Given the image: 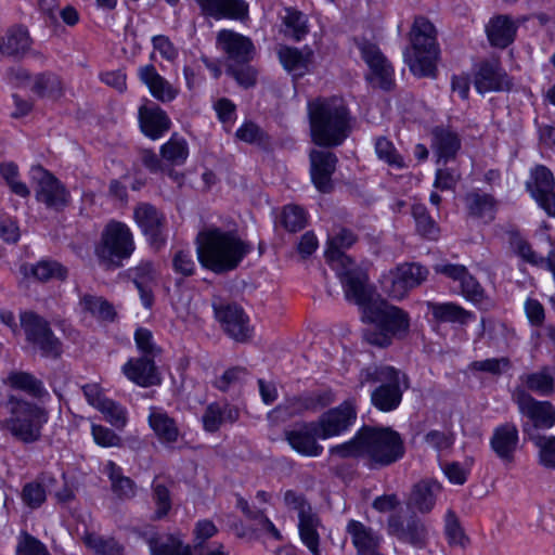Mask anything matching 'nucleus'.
Segmentation results:
<instances>
[{"label":"nucleus","mask_w":555,"mask_h":555,"mask_svg":"<svg viewBox=\"0 0 555 555\" xmlns=\"http://www.w3.org/2000/svg\"><path fill=\"white\" fill-rule=\"evenodd\" d=\"M312 142L322 147L341 145L352 130L350 111L340 98H318L308 103Z\"/></svg>","instance_id":"1"},{"label":"nucleus","mask_w":555,"mask_h":555,"mask_svg":"<svg viewBox=\"0 0 555 555\" xmlns=\"http://www.w3.org/2000/svg\"><path fill=\"white\" fill-rule=\"evenodd\" d=\"M196 241L198 261L216 274L236 269L251 250V245L236 233L219 228L199 232Z\"/></svg>","instance_id":"2"},{"label":"nucleus","mask_w":555,"mask_h":555,"mask_svg":"<svg viewBox=\"0 0 555 555\" xmlns=\"http://www.w3.org/2000/svg\"><path fill=\"white\" fill-rule=\"evenodd\" d=\"M363 319L374 324L364 330V340L379 348L388 347L393 337L405 336L410 327L408 312L379 298L366 308Z\"/></svg>","instance_id":"3"},{"label":"nucleus","mask_w":555,"mask_h":555,"mask_svg":"<svg viewBox=\"0 0 555 555\" xmlns=\"http://www.w3.org/2000/svg\"><path fill=\"white\" fill-rule=\"evenodd\" d=\"M410 42L411 47L403 53L410 70L418 77L435 76L440 50L434 24L424 16H416L410 31Z\"/></svg>","instance_id":"4"},{"label":"nucleus","mask_w":555,"mask_h":555,"mask_svg":"<svg viewBox=\"0 0 555 555\" xmlns=\"http://www.w3.org/2000/svg\"><path fill=\"white\" fill-rule=\"evenodd\" d=\"M364 459L367 467L379 469L400 461L405 454L401 435L390 427L362 426Z\"/></svg>","instance_id":"5"},{"label":"nucleus","mask_w":555,"mask_h":555,"mask_svg":"<svg viewBox=\"0 0 555 555\" xmlns=\"http://www.w3.org/2000/svg\"><path fill=\"white\" fill-rule=\"evenodd\" d=\"M134 249L135 244L129 227L119 221H111L103 229L94 254L105 270H115L122 267L124 260L129 259Z\"/></svg>","instance_id":"6"},{"label":"nucleus","mask_w":555,"mask_h":555,"mask_svg":"<svg viewBox=\"0 0 555 555\" xmlns=\"http://www.w3.org/2000/svg\"><path fill=\"white\" fill-rule=\"evenodd\" d=\"M375 383L379 385L371 393L372 404L382 412L396 410L402 400L400 372L388 365H371L361 370L359 374L360 387Z\"/></svg>","instance_id":"7"},{"label":"nucleus","mask_w":555,"mask_h":555,"mask_svg":"<svg viewBox=\"0 0 555 555\" xmlns=\"http://www.w3.org/2000/svg\"><path fill=\"white\" fill-rule=\"evenodd\" d=\"M13 416L0 422L2 429L24 443H33L40 438L42 424L47 421L43 410L36 404L10 398Z\"/></svg>","instance_id":"8"},{"label":"nucleus","mask_w":555,"mask_h":555,"mask_svg":"<svg viewBox=\"0 0 555 555\" xmlns=\"http://www.w3.org/2000/svg\"><path fill=\"white\" fill-rule=\"evenodd\" d=\"M20 319L26 341L34 350L39 351L43 358L54 360L62 356L63 344L43 317L33 311H25L21 313Z\"/></svg>","instance_id":"9"},{"label":"nucleus","mask_w":555,"mask_h":555,"mask_svg":"<svg viewBox=\"0 0 555 555\" xmlns=\"http://www.w3.org/2000/svg\"><path fill=\"white\" fill-rule=\"evenodd\" d=\"M332 268L340 280L346 299L358 305L364 313L366 308L377 300L374 287L369 282L367 272L354 261L348 264H334Z\"/></svg>","instance_id":"10"},{"label":"nucleus","mask_w":555,"mask_h":555,"mask_svg":"<svg viewBox=\"0 0 555 555\" xmlns=\"http://www.w3.org/2000/svg\"><path fill=\"white\" fill-rule=\"evenodd\" d=\"M29 175L38 203L54 211H63L69 205V191L53 173L36 165L30 168Z\"/></svg>","instance_id":"11"},{"label":"nucleus","mask_w":555,"mask_h":555,"mask_svg":"<svg viewBox=\"0 0 555 555\" xmlns=\"http://www.w3.org/2000/svg\"><path fill=\"white\" fill-rule=\"evenodd\" d=\"M212 309L215 318L229 337L237 343H246L251 338L253 327L242 307L236 304L215 300Z\"/></svg>","instance_id":"12"},{"label":"nucleus","mask_w":555,"mask_h":555,"mask_svg":"<svg viewBox=\"0 0 555 555\" xmlns=\"http://www.w3.org/2000/svg\"><path fill=\"white\" fill-rule=\"evenodd\" d=\"M427 275L428 270L420 263H402L384 279L383 288L390 297L401 299L420 286Z\"/></svg>","instance_id":"13"},{"label":"nucleus","mask_w":555,"mask_h":555,"mask_svg":"<svg viewBox=\"0 0 555 555\" xmlns=\"http://www.w3.org/2000/svg\"><path fill=\"white\" fill-rule=\"evenodd\" d=\"M133 217L150 246L156 250L160 249L167 241L165 215L155 206L141 203L134 208Z\"/></svg>","instance_id":"14"},{"label":"nucleus","mask_w":555,"mask_h":555,"mask_svg":"<svg viewBox=\"0 0 555 555\" xmlns=\"http://www.w3.org/2000/svg\"><path fill=\"white\" fill-rule=\"evenodd\" d=\"M516 403L522 415L528 417L531 425H524V431L529 436L530 429H548L555 424V408L547 401H538L525 390H518L515 395Z\"/></svg>","instance_id":"15"},{"label":"nucleus","mask_w":555,"mask_h":555,"mask_svg":"<svg viewBox=\"0 0 555 555\" xmlns=\"http://www.w3.org/2000/svg\"><path fill=\"white\" fill-rule=\"evenodd\" d=\"M388 533L398 541L415 548H424L428 541V528L415 514L408 518L391 514L388 518Z\"/></svg>","instance_id":"16"},{"label":"nucleus","mask_w":555,"mask_h":555,"mask_svg":"<svg viewBox=\"0 0 555 555\" xmlns=\"http://www.w3.org/2000/svg\"><path fill=\"white\" fill-rule=\"evenodd\" d=\"M315 422H300L284 431L289 447L302 456L317 457L322 454L323 447L318 442L321 431Z\"/></svg>","instance_id":"17"},{"label":"nucleus","mask_w":555,"mask_h":555,"mask_svg":"<svg viewBox=\"0 0 555 555\" xmlns=\"http://www.w3.org/2000/svg\"><path fill=\"white\" fill-rule=\"evenodd\" d=\"M357 418L354 400H345L324 413L315 424L320 426V438L327 439L346 431Z\"/></svg>","instance_id":"18"},{"label":"nucleus","mask_w":555,"mask_h":555,"mask_svg":"<svg viewBox=\"0 0 555 555\" xmlns=\"http://www.w3.org/2000/svg\"><path fill=\"white\" fill-rule=\"evenodd\" d=\"M554 185V177L548 168L540 165L531 170V180L527 182V190L550 217H555Z\"/></svg>","instance_id":"19"},{"label":"nucleus","mask_w":555,"mask_h":555,"mask_svg":"<svg viewBox=\"0 0 555 555\" xmlns=\"http://www.w3.org/2000/svg\"><path fill=\"white\" fill-rule=\"evenodd\" d=\"M124 275L130 280L139 292L142 305L151 309L154 305V287L157 284L158 272L153 261L141 260L137 266L125 271Z\"/></svg>","instance_id":"20"},{"label":"nucleus","mask_w":555,"mask_h":555,"mask_svg":"<svg viewBox=\"0 0 555 555\" xmlns=\"http://www.w3.org/2000/svg\"><path fill=\"white\" fill-rule=\"evenodd\" d=\"M309 159L311 180L317 190L322 193L332 192V176L336 170L337 156L327 150H312Z\"/></svg>","instance_id":"21"},{"label":"nucleus","mask_w":555,"mask_h":555,"mask_svg":"<svg viewBox=\"0 0 555 555\" xmlns=\"http://www.w3.org/2000/svg\"><path fill=\"white\" fill-rule=\"evenodd\" d=\"M217 43L227 54L228 64L249 63L255 52V47L248 37L230 29L218 33Z\"/></svg>","instance_id":"22"},{"label":"nucleus","mask_w":555,"mask_h":555,"mask_svg":"<svg viewBox=\"0 0 555 555\" xmlns=\"http://www.w3.org/2000/svg\"><path fill=\"white\" fill-rule=\"evenodd\" d=\"M122 373L129 380L141 387L157 386L162 383V376L154 358L129 359L122 366Z\"/></svg>","instance_id":"23"},{"label":"nucleus","mask_w":555,"mask_h":555,"mask_svg":"<svg viewBox=\"0 0 555 555\" xmlns=\"http://www.w3.org/2000/svg\"><path fill=\"white\" fill-rule=\"evenodd\" d=\"M33 39L26 26L15 24L10 26L0 37V54L14 59H23L30 50Z\"/></svg>","instance_id":"24"},{"label":"nucleus","mask_w":555,"mask_h":555,"mask_svg":"<svg viewBox=\"0 0 555 555\" xmlns=\"http://www.w3.org/2000/svg\"><path fill=\"white\" fill-rule=\"evenodd\" d=\"M518 442V429L513 423L498 426L490 438L492 451L505 464L514 462Z\"/></svg>","instance_id":"25"},{"label":"nucleus","mask_w":555,"mask_h":555,"mask_svg":"<svg viewBox=\"0 0 555 555\" xmlns=\"http://www.w3.org/2000/svg\"><path fill=\"white\" fill-rule=\"evenodd\" d=\"M133 533L149 545L151 555H193L190 545H183L172 537L160 540L151 526L134 528Z\"/></svg>","instance_id":"26"},{"label":"nucleus","mask_w":555,"mask_h":555,"mask_svg":"<svg viewBox=\"0 0 555 555\" xmlns=\"http://www.w3.org/2000/svg\"><path fill=\"white\" fill-rule=\"evenodd\" d=\"M362 59L371 68L374 76L378 79L379 86L384 90H389L392 86V67L388 64L377 46L363 40L358 43Z\"/></svg>","instance_id":"27"},{"label":"nucleus","mask_w":555,"mask_h":555,"mask_svg":"<svg viewBox=\"0 0 555 555\" xmlns=\"http://www.w3.org/2000/svg\"><path fill=\"white\" fill-rule=\"evenodd\" d=\"M362 59L371 68L374 76L378 79L379 86L384 90H389L392 86V67L388 64L377 46L363 40L358 43Z\"/></svg>","instance_id":"28"},{"label":"nucleus","mask_w":555,"mask_h":555,"mask_svg":"<svg viewBox=\"0 0 555 555\" xmlns=\"http://www.w3.org/2000/svg\"><path fill=\"white\" fill-rule=\"evenodd\" d=\"M475 88L479 93L509 89L511 82L498 61L482 62L475 75Z\"/></svg>","instance_id":"29"},{"label":"nucleus","mask_w":555,"mask_h":555,"mask_svg":"<svg viewBox=\"0 0 555 555\" xmlns=\"http://www.w3.org/2000/svg\"><path fill=\"white\" fill-rule=\"evenodd\" d=\"M519 24L509 15L500 14L490 18L486 25V34L490 44L505 49L515 41Z\"/></svg>","instance_id":"30"},{"label":"nucleus","mask_w":555,"mask_h":555,"mask_svg":"<svg viewBox=\"0 0 555 555\" xmlns=\"http://www.w3.org/2000/svg\"><path fill=\"white\" fill-rule=\"evenodd\" d=\"M204 14L216 20H244L248 15V4L244 0H197Z\"/></svg>","instance_id":"31"},{"label":"nucleus","mask_w":555,"mask_h":555,"mask_svg":"<svg viewBox=\"0 0 555 555\" xmlns=\"http://www.w3.org/2000/svg\"><path fill=\"white\" fill-rule=\"evenodd\" d=\"M138 76L147 86L151 94L160 102H170L178 95V90L160 76L152 64L141 66Z\"/></svg>","instance_id":"32"},{"label":"nucleus","mask_w":555,"mask_h":555,"mask_svg":"<svg viewBox=\"0 0 555 555\" xmlns=\"http://www.w3.org/2000/svg\"><path fill=\"white\" fill-rule=\"evenodd\" d=\"M278 56L285 70L294 77H302L309 72L313 51L308 47L299 50L283 46L279 49Z\"/></svg>","instance_id":"33"},{"label":"nucleus","mask_w":555,"mask_h":555,"mask_svg":"<svg viewBox=\"0 0 555 555\" xmlns=\"http://www.w3.org/2000/svg\"><path fill=\"white\" fill-rule=\"evenodd\" d=\"M347 532L359 555H383L379 552L380 537L372 528L352 519L347 525Z\"/></svg>","instance_id":"34"},{"label":"nucleus","mask_w":555,"mask_h":555,"mask_svg":"<svg viewBox=\"0 0 555 555\" xmlns=\"http://www.w3.org/2000/svg\"><path fill=\"white\" fill-rule=\"evenodd\" d=\"M333 400L334 396L328 390L307 392L288 398L284 403V409L289 415L302 414L307 411L315 412L331 404Z\"/></svg>","instance_id":"35"},{"label":"nucleus","mask_w":555,"mask_h":555,"mask_svg":"<svg viewBox=\"0 0 555 555\" xmlns=\"http://www.w3.org/2000/svg\"><path fill=\"white\" fill-rule=\"evenodd\" d=\"M147 421L159 441L163 443L178 441L180 430L177 422L163 408L151 406Z\"/></svg>","instance_id":"36"},{"label":"nucleus","mask_w":555,"mask_h":555,"mask_svg":"<svg viewBox=\"0 0 555 555\" xmlns=\"http://www.w3.org/2000/svg\"><path fill=\"white\" fill-rule=\"evenodd\" d=\"M139 121L143 133L153 140L160 138L171 125L168 115L159 106L140 107Z\"/></svg>","instance_id":"37"},{"label":"nucleus","mask_w":555,"mask_h":555,"mask_svg":"<svg viewBox=\"0 0 555 555\" xmlns=\"http://www.w3.org/2000/svg\"><path fill=\"white\" fill-rule=\"evenodd\" d=\"M464 203L469 217L485 222L494 220L498 202L491 194L473 191L465 195Z\"/></svg>","instance_id":"38"},{"label":"nucleus","mask_w":555,"mask_h":555,"mask_svg":"<svg viewBox=\"0 0 555 555\" xmlns=\"http://www.w3.org/2000/svg\"><path fill=\"white\" fill-rule=\"evenodd\" d=\"M240 412L238 409L229 403H219L215 402L209 404L203 416V426L206 431L215 433L217 431L223 424L230 423L233 424L238 420Z\"/></svg>","instance_id":"39"},{"label":"nucleus","mask_w":555,"mask_h":555,"mask_svg":"<svg viewBox=\"0 0 555 555\" xmlns=\"http://www.w3.org/2000/svg\"><path fill=\"white\" fill-rule=\"evenodd\" d=\"M442 486L435 479H424L417 482L411 492L410 504L423 514L429 513L435 504Z\"/></svg>","instance_id":"40"},{"label":"nucleus","mask_w":555,"mask_h":555,"mask_svg":"<svg viewBox=\"0 0 555 555\" xmlns=\"http://www.w3.org/2000/svg\"><path fill=\"white\" fill-rule=\"evenodd\" d=\"M320 529H323V525L320 516L315 512L298 519L300 541L312 555H322L320 550Z\"/></svg>","instance_id":"41"},{"label":"nucleus","mask_w":555,"mask_h":555,"mask_svg":"<svg viewBox=\"0 0 555 555\" xmlns=\"http://www.w3.org/2000/svg\"><path fill=\"white\" fill-rule=\"evenodd\" d=\"M21 272L25 276H34L40 282H48L50 280L64 281L67 278L68 270L62 263L55 260H40L36 264H23Z\"/></svg>","instance_id":"42"},{"label":"nucleus","mask_w":555,"mask_h":555,"mask_svg":"<svg viewBox=\"0 0 555 555\" xmlns=\"http://www.w3.org/2000/svg\"><path fill=\"white\" fill-rule=\"evenodd\" d=\"M461 141L452 130L443 127H436L433 130V149L438 155V163L454 158L460 150Z\"/></svg>","instance_id":"43"},{"label":"nucleus","mask_w":555,"mask_h":555,"mask_svg":"<svg viewBox=\"0 0 555 555\" xmlns=\"http://www.w3.org/2000/svg\"><path fill=\"white\" fill-rule=\"evenodd\" d=\"M356 242V235L347 229H341L337 234L328 241V247L325 251L326 261L330 266L341 264V263H350L353 261L349 256H347L341 248H348Z\"/></svg>","instance_id":"44"},{"label":"nucleus","mask_w":555,"mask_h":555,"mask_svg":"<svg viewBox=\"0 0 555 555\" xmlns=\"http://www.w3.org/2000/svg\"><path fill=\"white\" fill-rule=\"evenodd\" d=\"M107 475L112 491L121 500H129L135 495V482L122 474V469L113 461H108L104 467Z\"/></svg>","instance_id":"45"},{"label":"nucleus","mask_w":555,"mask_h":555,"mask_svg":"<svg viewBox=\"0 0 555 555\" xmlns=\"http://www.w3.org/2000/svg\"><path fill=\"white\" fill-rule=\"evenodd\" d=\"M31 91L40 98L59 99L64 93L63 82L57 75L51 72L37 74L34 77Z\"/></svg>","instance_id":"46"},{"label":"nucleus","mask_w":555,"mask_h":555,"mask_svg":"<svg viewBox=\"0 0 555 555\" xmlns=\"http://www.w3.org/2000/svg\"><path fill=\"white\" fill-rule=\"evenodd\" d=\"M428 308L431 311L434 318L440 322H459L464 324L469 318L473 317L469 311H466L462 307L452 302H428Z\"/></svg>","instance_id":"47"},{"label":"nucleus","mask_w":555,"mask_h":555,"mask_svg":"<svg viewBox=\"0 0 555 555\" xmlns=\"http://www.w3.org/2000/svg\"><path fill=\"white\" fill-rule=\"evenodd\" d=\"M85 545L92 550L94 555H124V546L113 537H102L95 533H86Z\"/></svg>","instance_id":"48"},{"label":"nucleus","mask_w":555,"mask_h":555,"mask_svg":"<svg viewBox=\"0 0 555 555\" xmlns=\"http://www.w3.org/2000/svg\"><path fill=\"white\" fill-rule=\"evenodd\" d=\"M411 212L415 220L417 233L425 238L437 240L440 230L437 222L429 215L426 206L423 204H414Z\"/></svg>","instance_id":"49"},{"label":"nucleus","mask_w":555,"mask_h":555,"mask_svg":"<svg viewBox=\"0 0 555 555\" xmlns=\"http://www.w3.org/2000/svg\"><path fill=\"white\" fill-rule=\"evenodd\" d=\"M8 382L12 388L23 390L36 398H41L46 393L42 382L27 372H12L8 376Z\"/></svg>","instance_id":"50"},{"label":"nucleus","mask_w":555,"mask_h":555,"mask_svg":"<svg viewBox=\"0 0 555 555\" xmlns=\"http://www.w3.org/2000/svg\"><path fill=\"white\" fill-rule=\"evenodd\" d=\"M160 155L171 165L180 166L189 156L188 143L183 138L172 134L169 141L160 147Z\"/></svg>","instance_id":"51"},{"label":"nucleus","mask_w":555,"mask_h":555,"mask_svg":"<svg viewBox=\"0 0 555 555\" xmlns=\"http://www.w3.org/2000/svg\"><path fill=\"white\" fill-rule=\"evenodd\" d=\"M80 305L85 311H88L93 317L104 320L113 321L115 317L114 307L104 298L86 294L80 299Z\"/></svg>","instance_id":"52"},{"label":"nucleus","mask_w":555,"mask_h":555,"mask_svg":"<svg viewBox=\"0 0 555 555\" xmlns=\"http://www.w3.org/2000/svg\"><path fill=\"white\" fill-rule=\"evenodd\" d=\"M362 427L356 433L353 438L341 444L330 448V455L338 459L348 457H363L364 459V442H363Z\"/></svg>","instance_id":"53"},{"label":"nucleus","mask_w":555,"mask_h":555,"mask_svg":"<svg viewBox=\"0 0 555 555\" xmlns=\"http://www.w3.org/2000/svg\"><path fill=\"white\" fill-rule=\"evenodd\" d=\"M530 440L539 450V464L555 469V436H530Z\"/></svg>","instance_id":"54"},{"label":"nucleus","mask_w":555,"mask_h":555,"mask_svg":"<svg viewBox=\"0 0 555 555\" xmlns=\"http://www.w3.org/2000/svg\"><path fill=\"white\" fill-rule=\"evenodd\" d=\"M528 389L542 396H548L554 390V377L552 370L543 367L541 371L528 374L525 377Z\"/></svg>","instance_id":"55"},{"label":"nucleus","mask_w":555,"mask_h":555,"mask_svg":"<svg viewBox=\"0 0 555 555\" xmlns=\"http://www.w3.org/2000/svg\"><path fill=\"white\" fill-rule=\"evenodd\" d=\"M281 223L288 232H298L307 225V215L298 205H286L281 214Z\"/></svg>","instance_id":"56"},{"label":"nucleus","mask_w":555,"mask_h":555,"mask_svg":"<svg viewBox=\"0 0 555 555\" xmlns=\"http://www.w3.org/2000/svg\"><path fill=\"white\" fill-rule=\"evenodd\" d=\"M284 25L286 27L285 34L296 41H300L309 31L305 15L297 10H286Z\"/></svg>","instance_id":"57"},{"label":"nucleus","mask_w":555,"mask_h":555,"mask_svg":"<svg viewBox=\"0 0 555 555\" xmlns=\"http://www.w3.org/2000/svg\"><path fill=\"white\" fill-rule=\"evenodd\" d=\"M377 157L395 168L405 167L403 157L397 152L395 145L385 137H379L375 142Z\"/></svg>","instance_id":"58"},{"label":"nucleus","mask_w":555,"mask_h":555,"mask_svg":"<svg viewBox=\"0 0 555 555\" xmlns=\"http://www.w3.org/2000/svg\"><path fill=\"white\" fill-rule=\"evenodd\" d=\"M16 555H52L48 547L37 538L22 531L16 545Z\"/></svg>","instance_id":"59"},{"label":"nucleus","mask_w":555,"mask_h":555,"mask_svg":"<svg viewBox=\"0 0 555 555\" xmlns=\"http://www.w3.org/2000/svg\"><path fill=\"white\" fill-rule=\"evenodd\" d=\"M227 74L235 79L243 88L248 89L256 83L257 72L246 64L233 63L227 65Z\"/></svg>","instance_id":"60"},{"label":"nucleus","mask_w":555,"mask_h":555,"mask_svg":"<svg viewBox=\"0 0 555 555\" xmlns=\"http://www.w3.org/2000/svg\"><path fill=\"white\" fill-rule=\"evenodd\" d=\"M134 341L142 357L155 358L162 352L153 340L152 332L147 328L139 327L134 333Z\"/></svg>","instance_id":"61"},{"label":"nucleus","mask_w":555,"mask_h":555,"mask_svg":"<svg viewBox=\"0 0 555 555\" xmlns=\"http://www.w3.org/2000/svg\"><path fill=\"white\" fill-rule=\"evenodd\" d=\"M113 426L122 428L127 423L126 410L111 399H106L98 409Z\"/></svg>","instance_id":"62"},{"label":"nucleus","mask_w":555,"mask_h":555,"mask_svg":"<svg viewBox=\"0 0 555 555\" xmlns=\"http://www.w3.org/2000/svg\"><path fill=\"white\" fill-rule=\"evenodd\" d=\"M153 500L156 504L154 519H162L171 509V498L168 488L162 483H153Z\"/></svg>","instance_id":"63"},{"label":"nucleus","mask_w":555,"mask_h":555,"mask_svg":"<svg viewBox=\"0 0 555 555\" xmlns=\"http://www.w3.org/2000/svg\"><path fill=\"white\" fill-rule=\"evenodd\" d=\"M462 295L475 304L483 301L486 295L480 283L467 271L459 282Z\"/></svg>","instance_id":"64"}]
</instances>
